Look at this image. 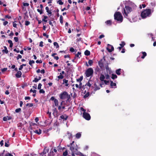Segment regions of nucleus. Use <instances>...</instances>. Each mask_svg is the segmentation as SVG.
Instances as JSON below:
<instances>
[{"label":"nucleus","instance_id":"obj_51","mask_svg":"<svg viewBox=\"0 0 156 156\" xmlns=\"http://www.w3.org/2000/svg\"><path fill=\"white\" fill-rule=\"evenodd\" d=\"M5 156H13V155L9 153H8L5 154Z\"/></svg>","mask_w":156,"mask_h":156},{"label":"nucleus","instance_id":"obj_49","mask_svg":"<svg viewBox=\"0 0 156 156\" xmlns=\"http://www.w3.org/2000/svg\"><path fill=\"white\" fill-rule=\"evenodd\" d=\"M43 42L42 41H41L39 44V46L42 47H43L44 45H43Z\"/></svg>","mask_w":156,"mask_h":156},{"label":"nucleus","instance_id":"obj_12","mask_svg":"<svg viewBox=\"0 0 156 156\" xmlns=\"http://www.w3.org/2000/svg\"><path fill=\"white\" fill-rule=\"evenodd\" d=\"M22 73L20 71H18L17 73L15 74L17 78H20L21 76Z\"/></svg>","mask_w":156,"mask_h":156},{"label":"nucleus","instance_id":"obj_45","mask_svg":"<svg viewBox=\"0 0 156 156\" xmlns=\"http://www.w3.org/2000/svg\"><path fill=\"white\" fill-rule=\"evenodd\" d=\"M25 23V25L27 26L30 24V22L28 21H26Z\"/></svg>","mask_w":156,"mask_h":156},{"label":"nucleus","instance_id":"obj_32","mask_svg":"<svg viewBox=\"0 0 156 156\" xmlns=\"http://www.w3.org/2000/svg\"><path fill=\"white\" fill-rule=\"evenodd\" d=\"M117 76L116 74H112V79H116L117 78Z\"/></svg>","mask_w":156,"mask_h":156},{"label":"nucleus","instance_id":"obj_19","mask_svg":"<svg viewBox=\"0 0 156 156\" xmlns=\"http://www.w3.org/2000/svg\"><path fill=\"white\" fill-rule=\"evenodd\" d=\"M105 77L104 75L101 74L100 77V80L101 81H103L105 79Z\"/></svg>","mask_w":156,"mask_h":156},{"label":"nucleus","instance_id":"obj_44","mask_svg":"<svg viewBox=\"0 0 156 156\" xmlns=\"http://www.w3.org/2000/svg\"><path fill=\"white\" fill-rule=\"evenodd\" d=\"M21 111V109L20 108H17L15 110V112L16 113H18Z\"/></svg>","mask_w":156,"mask_h":156},{"label":"nucleus","instance_id":"obj_50","mask_svg":"<svg viewBox=\"0 0 156 156\" xmlns=\"http://www.w3.org/2000/svg\"><path fill=\"white\" fill-rule=\"evenodd\" d=\"M39 93L40 94H44L45 93V91L43 89H40Z\"/></svg>","mask_w":156,"mask_h":156},{"label":"nucleus","instance_id":"obj_63","mask_svg":"<svg viewBox=\"0 0 156 156\" xmlns=\"http://www.w3.org/2000/svg\"><path fill=\"white\" fill-rule=\"evenodd\" d=\"M56 99L55 98V97L53 96H52L50 99V100L51 101H54Z\"/></svg>","mask_w":156,"mask_h":156},{"label":"nucleus","instance_id":"obj_56","mask_svg":"<svg viewBox=\"0 0 156 156\" xmlns=\"http://www.w3.org/2000/svg\"><path fill=\"white\" fill-rule=\"evenodd\" d=\"M50 154H51V155H55V154L53 152V151H52L51 149L50 150Z\"/></svg>","mask_w":156,"mask_h":156},{"label":"nucleus","instance_id":"obj_59","mask_svg":"<svg viewBox=\"0 0 156 156\" xmlns=\"http://www.w3.org/2000/svg\"><path fill=\"white\" fill-rule=\"evenodd\" d=\"M70 51L71 52H73L75 51L74 49L72 47H71L70 49Z\"/></svg>","mask_w":156,"mask_h":156},{"label":"nucleus","instance_id":"obj_14","mask_svg":"<svg viewBox=\"0 0 156 156\" xmlns=\"http://www.w3.org/2000/svg\"><path fill=\"white\" fill-rule=\"evenodd\" d=\"M45 9L47 12L48 13V14L51 15L52 13L51 12V10H49V8L48 6H46L45 7Z\"/></svg>","mask_w":156,"mask_h":156},{"label":"nucleus","instance_id":"obj_27","mask_svg":"<svg viewBox=\"0 0 156 156\" xmlns=\"http://www.w3.org/2000/svg\"><path fill=\"white\" fill-rule=\"evenodd\" d=\"M68 151L67 150H66V151H64L62 154V155L63 156H66L68 155Z\"/></svg>","mask_w":156,"mask_h":156},{"label":"nucleus","instance_id":"obj_26","mask_svg":"<svg viewBox=\"0 0 156 156\" xmlns=\"http://www.w3.org/2000/svg\"><path fill=\"white\" fill-rule=\"evenodd\" d=\"M142 53L143 55L141 57V58L142 59H144L145 57L146 56L147 53L145 52H142Z\"/></svg>","mask_w":156,"mask_h":156},{"label":"nucleus","instance_id":"obj_21","mask_svg":"<svg viewBox=\"0 0 156 156\" xmlns=\"http://www.w3.org/2000/svg\"><path fill=\"white\" fill-rule=\"evenodd\" d=\"M57 55L56 53H53L51 55V56L54 57V58L56 60H57L59 59V57L58 56H55V55Z\"/></svg>","mask_w":156,"mask_h":156},{"label":"nucleus","instance_id":"obj_24","mask_svg":"<svg viewBox=\"0 0 156 156\" xmlns=\"http://www.w3.org/2000/svg\"><path fill=\"white\" fill-rule=\"evenodd\" d=\"M8 43L9 44V47L10 48H12L13 46V43L12 41L11 40H9L8 41Z\"/></svg>","mask_w":156,"mask_h":156},{"label":"nucleus","instance_id":"obj_35","mask_svg":"<svg viewBox=\"0 0 156 156\" xmlns=\"http://www.w3.org/2000/svg\"><path fill=\"white\" fill-rule=\"evenodd\" d=\"M126 44L125 43L124 41H122L121 42V43L119 44L120 47H122V48Z\"/></svg>","mask_w":156,"mask_h":156},{"label":"nucleus","instance_id":"obj_31","mask_svg":"<svg viewBox=\"0 0 156 156\" xmlns=\"http://www.w3.org/2000/svg\"><path fill=\"white\" fill-rule=\"evenodd\" d=\"M83 76H81L79 79H76V81L77 82H79L80 83L81 82V81L83 80Z\"/></svg>","mask_w":156,"mask_h":156},{"label":"nucleus","instance_id":"obj_36","mask_svg":"<svg viewBox=\"0 0 156 156\" xmlns=\"http://www.w3.org/2000/svg\"><path fill=\"white\" fill-rule=\"evenodd\" d=\"M63 18L62 15H60V23L61 24H62L63 23Z\"/></svg>","mask_w":156,"mask_h":156},{"label":"nucleus","instance_id":"obj_11","mask_svg":"<svg viewBox=\"0 0 156 156\" xmlns=\"http://www.w3.org/2000/svg\"><path fill=\"white\" fill-rule=\"evenodd\" d=\"M92 80H91L90 79L88 80V82L86 83L85 85H84V86L85 87L86 86H88L89 87H90L91 84H92Z\"/></svg>","mask_w":156,"mask_h":156},{"label":"nucleus","instance_id":"obj_54","mask_svg":"<svg viewBox=\"0 0 156 156\" xmlns=\"http://www.w3.org/2000/svg\"><path fill=\"white\" fill-rule=\"evenodd\" d=\"M22 58V56L20 54H19L18 55L17 57H16V58H17V59L18 60L20 58Z\"/></svg>","mask_w":156,"mask_h":156},{"label":"nucleus","instance_id":"obj_37","mask_svg":"<svg viewBox=\"0 0 156 156\" xmlns=\"http://www.w3.org/2000/svg\"><path fill=\"white\" fill-rule=\"evenodd\" d=\"M60 117L62 119H64L65 120H66L68 118V116H66V117H65L64 115H62L60 116Z\"/></svg>","mask_w":156,"mask_h":156},{"label":"nucleus","instance_id":"obj_3","mask_svg":"<svg viewBox=\"0 0 156 156\" xmlns=\"http://www.w3.org/2000/svg\"><path fill=\"white\" fill-rule=\"evenodd\" d=\"M151 9H146L144 10L141 13V16L143 18H145L151 14Z\"/></svg>","mask_w":156,"mask_h":156},{"label":"nucleus","instance_id":"obj_47","mask_svg":"<svg viewBox=\"0 0 156 156\" xmlns=\"http://www.w3.org/2000/svg\"><path fill=\"white\" fill-rule=\"evenodd\" d=\"M42 17H43V18L42 19V20H47V19L48 18V17L47 16L43 15L42 16Z\"/></svg>","mask_w":156,"mask_h":156},{"label":"nucleus","instance_id":"obj_22","mask_svg":"<svg viewBox=\"0 0 156 156\" xmlns=\"http://www.w3.org/2000/svg\"><path fill=\"white\" fill-rule=\"evenodd\" d=\"M84 54L85 55L88 56L90 55V52L88 50H86L84 52Z\"/></svg>","mask_w":156,"mask_h":156},{"label":"nucleus","instance_id":"obj_20","mask_svg":"<svg viewBox=\"0 0 156 156\" xmlns=\"http://www.w3.org/2000/svg\"><path fill=\"white\" fill-rule=\"evenodd\" d=\"M121 70V69H117L115 71V73L116 74H117L118 75H119L121 74L120 72Z\"/></svg>","mask_w":156,"mask_h":156},{"label":"nucleus","instance_id":"obj_62","mask_svg":"<svg viewBox=\"0 0 156 156\" xmlns=\"http://www.w3.org/2000/svg\"><path fill=\"white\" fill-rule=\"evenodd\" d=\"M36 62L37 63H42V61L41 60H37L36 61Z\"/></svg>","mask_w":156,"mask_h":156},{"label":"nucleus","instance_id":"obj_10","mask_svg":"<svg viewBox=\"0 0 156 156\" xmlns=\"http://www.w3.org/2000/svg\"><path fill=\"white\" fill-rule=\"evenodd\" d=\"M49 151L48 148H47L46 147L44 148L43 151L40 154H44L48 152Z\"/></svg>","mask_w":156,"mask_h":156},{"label":"nucleus","instance_id":"obj_2","mask_svg":"<svg viewBox=\"0 0 156 156\" xmlns=\"http://www.w3.org/2000/svg\"><path fill=\"white\" fill-rule=\"evenodd\" d=\"M114 17L115 20L119 21V23H121L123 21V16L121 13L119 12H117L115 13Z\"/></svg>","mask_w":156,"mask_h":156},{"label":"nucleus","instance_id":"obj_40","mask_svg":"<svg viewBox=\"0 0 156 156\" xmlns=\"http://www.w3.org/2000/svg\"><path fill=\"white\" fill-rule=\"evenodd\" d=\"M88 63L90 66H91L93 64V62L92 60H89L88 61Z\"/></svg>","mask_w":156,"mask_h":156},{"label":"nucleus","instance_id":"obj_46","mask_svg":"<svg viewBox=\"0 0 156 156\" xmlns=\"http://www.w3.org/2000/svg\"><path fill=\"white\" fill-rule=\"evenodd\" d=\"M58 3L60 5H62L63 4V2L61 0H58Z\"/></svg>","mask_w":156,"mask_h":156},{"label":"nucleus","instance_id":"obj_58","mask_svg":"<svg viewBox=\"0 0 156 156\" xmlns=\"http://www.w3.org/2000/svg\"><path fill=\"white\" fill-rule=\"evenodd\" d=\"M43 36L46 37L47 38H48L49 37V35H48L47 34L45 33H44L43 34Z\"/></svg>","mask_w":156,"mask_h":156},{"label":"nucleus","instance_id":"obj_39","mask_svg":"<svg viewBox=\"0 0 156 156\" xmlns=\"http://www.w3.org/2000/svg\"><path fill=\"white\" fill-rule=\"evenodd\" d=\"M35 63V62L34 61L32 60H30V61H29V64H30V65L31 66H32V64H34Z\"/></svg>","mask_w":156,"mask_h":156},{"label":"nucleus","instance_id":"obj_52","mask_svg":"<svg viewBox=\"0 0 156 156\" xmlns=\"http://www.w3.org/2000/svg\"><path fill=\"white\" fill-rule=\"evenodd\" d=\"M42 86V84L41 83H39L38 84L37 89L38 90L40 89L41 88V87Z\"/></svg>","mask_w":156,"mask_h":156},{"label":"nucleus","instance_id":"obj_6","mask_svg":"<svg viewBox=\"0 0 156 156\" xmlns=\"http://www.w3.org/2000/svg\"><path fill=\"white\" fill-rule=\"evenodd\" d=\"M132 11V8L128 6H126L124 9V13L125 16H128V14Z\"/></svg>","mask_w":156,"mask_h":156},{"label":"nucleus","instance_id":"obj_17","mask_svg":"<svg viewBox=\"0 0 156 156\" xmlns=\"http://www.w3.org/2000/svg\"><path fill=\"white\" fill-rule=\"evenodd\" d=\"M34 132L38 135H40L41 133V130L39 129V130H35L34 131Z\"/></svg>","mask_w":156,"mask_h":156},{"label":"nucleus","instance_id":"obj_43","mask_svg":"<svg viewBox=\"0 0 156 156\" xmlns=\"http://www.w3.org/2000/svg\"><path fill=\"white\" fill-rule=\"evenodd\" d=\"M90 95V93L89 92H87V93L84 95V98H86L88 97Z\"/></svg>","mask_w":156,"mask_h":156},{"label":"nucleus","instance_id":"obj_28","mask_svg":"<svg viewBox=\"0 0 156 156\" xmlns=\"http://www.w3.org/2000/svg\"><path fill=\"white\" fill-rule=\"evenodd\" d=\"M81 53L80 52H78L75 55V57H77L79 58H80V57H79V55H80V57H81Z\"/></svg>","mask_w":156,"mask_h":156},{"label":"nucleus","instance_id":"obj_9","mask_svg":"<svg viewBox=\"0 0 156 156\" xmlns=\"http://www.w3.org/2000/svg\"><path fill=\"white\" fill-rule=\"evenodd\" d=\"M40 8H41V9H37V11L39 12L40 14H42L43 13V6L42 4L40 5Z\"/></svg>","mask_w":156,"mask_h":156},{"label":"nucleus","instance_id":"obj_23","mask_svg":"<svg viewBox=\"0 0 156 156\" xmlns=\"http://www.w3.org/2000/svg\"><path fill=\"white\" fill-rule=\"evenodd\" d=\"M54 102L55 106H58V100L57 99H55Z\"/></svg>","mask_w":156,"mask_h":156},{"label":"nucleus","instance_id":"obj_57","mask_svg":"<svg viewBox=\"0 0 156 156\" xmlns=\"http://www.w3.org/2000/svg\"><path fill=\"white\" fill-rule=\"evenodd\" d=\"M38 81H39V80H38V79H37V78H34V80L33 81V82H35L37 83V82Z\"/></svg>","mask_w":156,"mask_h":156},{"label":"nucleus","instance_id":"obj_5","mask_svg":"<svg viewBox=\"0 0 156 156\" xmlns=\"http://www.w3.org/2000/svg\"><path fill=\"white\" fill-rule=\"evenodd\" d=\"M94 73V71L93 69L91 68H89L86 71L85 74L87 77H89L90 76H92Z\"/></svg>","mask_w":156,"mask_h":156},{"label":"nucleus","instance_id":"obj_16","mask_svg":"<svg viewBox=\"0 0 156 156\" xmlns=\"http://www.w3.org/2000/svg\"><path fill=\"white\" fill-rule=\"evenodd\" d=\"M79 88L80 89H81V90H82V89H83V90H84L85 89V87L84 85H83V86H82V83L81 82H80V83Z\"/></svg>","mask_w":156,"mask_h":156},{"label":"nucleus","instance_id":"obj_60","mask_svg":"<svg viewBox=\"0 0 156 156\" xmlns=\"http://www.w3.org/2000/svg\"><path fill=\"white\" fill-rule=\"evenodd\" d=\"M23 5L24 6H28L29 5V4L27 3H23Z\"/></svg>","mask_w":156,"mask_h":156},{"label":"nucleus","instance_id":"obj_1","mask_svg":"<svg viewBox=\"0 0 156 156\" xmlns=\"http://www.w3.org/2000/svg\"><path fill=\"white\" fill-rule=\"evenodd\" d=\"M59 97L61 99H67L66 101H68L70 98V95L66 91H64L61 93L59 95Z\"/></svg>","mask_w":156,"mask_h":156},{"label":"nucleus","instance_id":"obj_8","mask_svg":"<svg viewBox=\"0 0 156 156\" xmlns=\"http://www.w3.org/2000/svg\"><path fill=\"white\" fill-rule=\"evenodd\" d=\"M107 49L109 52H111L114 50V48L112 45L108 44Z\"/></svg>","mask_w":156,"mask_h":156},{"label":"nucleus","instance_id":"obj_53","mask_svg":"<svg viewBox=\"0 0 156 156\" xmlns=\"http://www.w3.org/2000/svg\"><path fill=\"white\" fill-rule=\"evenodd\" d=\"M14 39L16 42H17L19 40L18 37H15L14 38Z\"/></svg>","mask_w":156,"mask_h":156},{"label":"nucleus","instance_id":"obj_34","mask_svg":"<svg viewBox=\"0 0 156 156\" xmlns=\"http://www.w3.org/2000/svg\"><path fill=\"white\" fill-rule=\"evenodd\" d=\"M74 142H75L74 141H73L69 145H67V146L68 147H70L71 146H75L74 145Z\"/></svg>","mask_w":156,"mask_h":156},{"label":"nucleus","instance_id":"obj_42","mask_svg":"<svg viewBox=\"0 0 156 156\" xmlns=\"http://www.w3.org/2000/svg\"><path fill=\"white\" fill-rule=\"evenodd\" d=\"M33 106V104L32 103H27L26 105V106H29V107H32Z\"/></svg>","mask_w":156,"mask_h":156},{"label":"nucleus","instance_id":"obj_29","mask_svg":"<svg viewBox=\"0 0 156 156\" xmlns=\"http://www.w3.org/2000/svg\"><path fill=\"white\" fill-rule=\"evenodd\" d=\"M81 134L80 133H78L76 134V138L79 139L81 137Z\"/></svg>","mask_w":156,"mask_h":156},{"label":"nucleus","instance_id":"obj_33","mask_svg":"<svg viewBox=\"0 0 156 156\" xmlns=\"http://www.w3.org/2000/svg\"><path fill=\"white\" fill-rule=\"evenodd\" d=\"M73 149L72 148H70V150L72 152L71 155L72 156H75V154L74 152L73 151Z\"/></svg>","mask_w":156,"mask_h":156},{"label":"nucleus","instance_id":"obj_13","mask_svg":"<svg viewBox=\"0 0 156 156\" xmlns=\"http://www.w3.org/2000/svg\"><path fill=\"white\" fill-rule=\"evenodd\" d=\"M94 86L95 87L94 89V91H96L97 90H99L100 89V88L99 86H98L96 83L94 84Z\"/></svg>","mask_w":156,"mask_h":156},{"label":"nucleus","instance_id":"obj_15","mask_svg":"<svg viewBox=\"0 0 156 156\" xmlns=\"http://www.w3.org/2000/svg\"><path fill=\"white\" fill-rule=\"evenodd\" d=\"M110 86L112 88H113V86H115V88L116 87V85L115 83H113L112 81H110Z\"/></svg>","mask_w":156,"mask_h":156},{"label":"nucleus","instance_id":"obj_18","mask_svg":"<svg viewBox=\"0 0 156 156\" xmlns=\"http://www.w3.org/2000/svg\"><path fill=\"white\" fill-rule=\"evenodd\" d=\"M105 23L108 25L111 26L112 24V22L111 20H108Z\"/></svg>","mask_w":156,"mask_h":156},{"label":"nucleus","instance_id":"obj_38","mask_svg":"<svg viewBox=\"0 0 156 156\" xmlns=\"http://www.w3.org/2000/svg\"><path fill=\"white\" fill-rule=\"evenodd\" d=\"M53 44L55 46H56V48H59V46L58 43L57 42H54Z\"/></svg>","mask_w":156,"mask_h":156},{"label":"nucleus","instance_id":"obj_48","mask_svg":"<svg viewBox=\"0 0 156 156\" xmlns=\"http://www.w3.org/2000/svg\"><path fill=\"white\" fill-rule=\"evenodd\" d=\"M3 120L4 121H6L8 120V116L7 117H4L3 118Z\"/></svg>","mask_w":156,"mask_h":156},{"label":"nucleus","instance_id":"obj_7","mask_svg":"<svg viewBox=\"0 0 156 156\" xmlns=\"http://www.w3.org/2000/svg\"><path fill=\"white\" fill-rule=\"evenodd\" d=\"M83 117L86 120H89L90 119V114L86 112H83Z\"/></svg>","mask_w":156,"mask_h":156},{"label":"nucleus","instance_id":"obj_4","mask_svg":"<svg viewBox=\"0 0 156 156\" xmlns=\"http://www.w3.org/2000/svg\"><path fill=\"white\" fill-rule=\"evenodd\" d=\"M70 148H72L73 149V151H74L76 154L77 155H79L80 156H84V155L82 153L78 151V147L77 145H76V146H71L70 147Z\"/></svg>","mask_w":156,"mask_h":156},{"label":"nucleus","instance_id":"obj_30","mask_svg":"<svg viewBox=\"0 0 156 156\" xmlns=\"http://www.w3.org/2000/svg\"><path fill=\"white\" fill-rule=\"evenodd\" d=\"M57 77L59 79H62L63 78L64 76L62 74V73H60L59 76H58Z\"/></svg>","mask_w":156,"mask_h":156},{"label":"nucleus","instance_id":"obj_25","mask_svg":"<svg viewBox=\"0 0 156 156\" xmlns=\"http://www.w3.org/2000/svg\"><path fill=\"white\" fill-rule=\"evenodd\" d=\"M4 49H3L2 50V51L5 52L6 54H7L8 53V51L7 49V47L5 46L4 47Z\"/></svg>","mask_w":156,"mask_h":156},{"label":"nucleus","instance_id":"obj_64","mask_svg":"<svg viewBox=\"0 0 156 156\" xmlns=\"http://www.w3.org/2000/svg\"><path fill=\"white\" fill-rule=\"evenodd\" d=\"M5 151V150H4L3 151V152L0 154V156H4V152Z\"/></svg>","mask_w":156,"mask_h":156},{"label":"nucleus","instance_id":"obj_55","mask_svg":"<svg viewBox=\"0 0 156 156\" xmlns=\"http://www.w3.org/2000/svg\"><path fill=\"white\" fill-rule=\"evenodd\" d=\"M7 69V68H4L3 69H2V72H4L5 71H6Z\"/></svg>","mask_w":156,"mask_h":156},{"label":"nucleus","instance_id":"obj_41","mask_svg":"<svg viewBox=\"0 0 156 156\" xmlns=\"http://www.w3.org/2000/svg\"><path fill=\"white\" fill-rule=\"evenodd\" d=\"M98 65L101 68L102 67L104 66L103 63L101 62L100 61L98 62Z\"/></svg>","mask_w":156,"mask_h":156},{"label":"nucleus","instance_id":"obj_61","mask_svg":"<svg viewBox=\"0 0 156 156\" xmlns=\"http://www.w3.org/2000/svg\"><path fill=\"white\" fill-rule=\"evenodd\" d=\"M68 82V80H65V79H64L63 80V83L64 84V83H67Z\"/></svg>","mask_w":156,"mask_h":156}]
</instances>
